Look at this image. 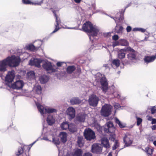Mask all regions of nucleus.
Segmentation results:
<instances>
[{"mask_svg":"<svg viewBox=\"0 0 156 156\" xmlns=\"http://www.w3.org/2000/svg\"><path fill=\"white\" fill-rule=\"evenodd\" d=\"M82 29L84 31L87 32L90 39L92 40L93 37L97 36L100 30L99 28L96 25H93L90 22H87L83 26Z\"/></svg>","mask_w":156,"mask_h":156,"instance_id":"obj_1","label":"nucleus"},{"mask_svg":"<svg viewBox=\"0 0 156 156\" xmlns=\"http://www.w3.org/2000/svg\"><path fill=\"white\" fill-rule=\"evenodd\" d=\"M36 104L39 111L44 117L46 116L47 114L56 112H57L55 108L48 107H44L38 103H36Z\"/></svg>","mask_w":156,"mask_h":156,"instance_id":"obj_2","label":"nucleus"},{"mask_svg":"<svg viewBox=\"0 0 156 156\" xmlns=\"http://www.w3.org/2000/svg\"><path fill=\"white\" fill-rule=\"evenodd\" d=\"M43 63L42 66L46 70L50 71L52 72L57 71L58 68L55 66H53L51 62L43 60Z\"/></svg>","mask_w":156,"mask_h":156,"instance_id":"obj_3","label":"nucleus"},{"mask_svg":"<svg viewBox=\"0 0 156 156\" xmlns=\"http://www.w3.org/2000/svg\"><path fill=\"white\" fill-rule=\"evenodd\" d=\"M125 51L129 52L127 55V58L129 60L133 61L136 58L137 52L130 47H127L126 48Z\"/></svg>","mask_w":156,"mask_h":156,"instance_id":"obj_4","label":"nucleus"},{"mask_svg":"<svg viewBox=\"0 0 156 156\" xmlns=\"http://www.w3.org/2000/svg\"><path fill=\"white\" fill-rule=\"evenodd\" d=\"M112 106L108 104H105L103 106L101 110V115L105 117L109 116L111 113Z\"/></svg>","mask_w":156,"mask_h":156,"instance_id":"obj_5","label":"nucleus"},{"mask_svg":"<svg viewBox=\"0 0 156 156\" xmlns=\"http://www.w3.org/2000/svg\"><path fill=\"white\" fill-rule=\"evenodd\" d=\"M84 135L85 138L89 140L94 139L95 137L94 133L90 128L86 129L85 130Z\"/></svg>","mask_w":156,"mask_h":156,"instance_id":"obj_6","label":"nucleus"},{"mask_svg":"<svg viewBox=\"0 0 156 156\" xmlns=\"http://www.w3.org/2000/svg\"><path fill=\"white\" fill-rule=\"evenodd\" d=\"M102 148L103 147L100 144L94 143L92 146L91 151L94 153L101 154L102 153Z\"/></svg>","mask_w":156,"mask_h":156,"instance_id":"obj_7","label":"nucleus"},{"mask_svg":"<svg viewBox=\"0 0 156 156\" xmlns=\"http://www.w3.org/2000/svg\"><path fill=\"white\" fill-rule=\"evenodd\" d=\"M15 77V72L13 70L9 72L6 75L5 80L6 84L9 87L12 84L11 82L13 81Z\"/></svg>","mask_w":156,"mask_h":156,"instance_id":"obj_8","label":"nucleus"},{"mask_svg":"<svg viewBox=\"0 0 156 156\" xmlns=\"http://www.w3.org/2000/svg\"><path fill=\"white\" fill-rule=\"evenodd\" d=\"M98 101V97L94 94H92L89 96L88 102L89 105L91 106L94 107L96 106Z\"/></svg>","mask_w":156,"mask_h":156,"instance_id":"obj_9","label":"nucleus"},{"mask_svg":"<svg viewBox=\"0 0 156 156\" xmlns=\"http://www.w3.org/2000/svg\"><path fill=\"white\" fill-rule=\"evenodd\" d=\"M61 128L62 130H66L69 129V130L71 132H74L76 129L74 128V126L72 124L69 125L67 122H63L60 125Z\"/></svg>","mask_w":156,"mask_h":156,"instance_id":"obj_10","label":"nucleus"},{"mask_svg":"<svg viewBox=\"0 0 156 156\" xmlns=\"http://www.w3.org/2000/svg\"><path fill=\"white\" fill-rule=\"evenodd\" d=\"M24 85V82L22 80H19L11 84L9 87L13 89L20 90L23 88Z\"/></svg>","mask_w":156,"mask_h":156,"instance_id":"obj_11","label":"nucleus"},{"mask_svg":"<svg viewBox=\"0 0 156 156\" xmlns=\"http://www.w3.org/2000/svg\"><path fill=\"white\" fill-rule=\"evenodd\" d=\"M41 44V42L40 41H36L34 45L33 44H29L26 46L27 49L30 50L35 51L37 50L40 47Z\"/></svg>","mask_w":156,"mask_h":156,"instance_id":"obj_12","label":"nucleus"},{"mask_svg":"<svg viewBox=\"0 0 156 156\" xmlns=\"http://www.w3.org/2000/svg\"><path fill=\"white\" fill-rule=\"evenodd\" d=\"M43 60L41 59L32 58L29 62V64L31 66H34L38 68L41 67L40 64L43 62Z\"/></svg>","mask_w":156,"mask_h":156,"instance_id":"obj_13","label":"nucleus"},{"mask_svg":"<svg viewBox=\"0 0 156 156\" xmlns=\"http://www.w3.org/2000/svg\"><path fill=\"white\" fill-rule=\"evenodd\" d=\"M66 113L70 119H73L75 116V109L72 107H69L66 110Z\"/></svg>","mask_w":156,"mask_h":156,"instance_id":"obj_14","label":"nucleus"},{"mask_svg":"<svg viewBox=\"0 0 156 156\" xmlns=\"http://www.w3.org/2000/svg\"><path fill=\"white\" fill-rule=\"evenodd\" d=\"M101 88L103 91L106 92L108 89V83L106 79L102 78L101 81Z\"/></svg>","mask_w":156,"mask_h":156,"instance_id":"obj_15","label":"nucleus"},{"mask_svg":"<svg viewBox=\"0 0 156 156\" xmlns=\"http://www.w3.org/2000/svg\"><path fill=\"white\" fill-rule=\"evenodd\" d=\"M52 11L54 13L55 16L56 22V24L55 25V28L52 33H54L59 29L60 28L59 27V24L60 23V18L56 15V14L55 11L54 10H52Z\"/></svg>","mask_w":156,"mask_h":156,"instance_id":"obj_16","label":"nucleus"},{"mask_svg":"<svg viewBox=\"0 0 156 156\" xmlns=\"http://www.w3.org/2000/svg\"><path fill=\"white\" fill-rule=\"evenodd\" d=\"M131 136L129 134H125L123 138L124 141L126 146H128L132 144V140L130 139Z\"/></svg>","mask_w":156,"mask_h":156,"instance_id":"obj_17","label":"nucleus"},{"mask_svg":"<svg viewBox=\"0 0 156 156\" xmlns=\"http://www.w3.org/2000/svg\"><path fill=\"white\" fill-rule=\"evenodd\" d=\"M156 58V54L155 56H146L144 58V61L146 63H150L153 62Z\"/></svg>","mask_w":156,"mask_h":156,"instance_id":"obj_18","label":"nucleus"},{"mask_svg":"<svg viewBox=\"0 0 156 156\" xmlns=\"http://www.w3.org/2000/svg\"><path fill=\"white\" fill-rule=\"evenodd\" d=\"M106 125L108 127V131L109 133L114 132L115 129L112 122L110 121L107 122Z\"/></svg>","mask_w":156,"mask_h":156,"instance_id":"obj_19","label":"nucleus"},{"mask_svg":"<svg viewBox=\"0 0 156 156\" xmlns=\"http://www.w3.org/2000/svg\"><path fill=\"white\" fill-rule=\"evenodd\" d=\"M61 141L63 143L66 142L67 140V133L65 132H61L59 134Z\"/></svg>","mask_w":156,"mask_h":156,"instance_id":"obj_20","label":"nucleus"},{"mask_svg":"<svg viewBox=\"0 0 156 156\" xmlns=\"http://www.w3.org/2000/svg\"><path fill=\"white\" fill-rule=\"evenodd\" d=\"M101 144L105 148H107L110 147V146L108 140L106 138H102L101 140Z\"/></svg>","mask_w":156,"mask_h":156,"instance_id":"obj_21","label":"nucleus"},{"mask_svg":"<svg viewBox=\"0 0 156 156\" xmlns=\"http://www.w3.org/2000/svg\"><path fill=\"white\" fill-rule=\"evenodd\" d=\"M23 3L25 4H32L34 5H40L43 3V1L40 2L36 1L35 2H32L29 0H22Z\"/></svg>","mask_w":156,"mask_h":156,"instance_id":"obj_22","label":"nucleus"},{"mask_svg":"<svg viewBox=\"0 0 156 156\" xmlns=\"http://www.w3.org/2000/svg\"><path fill=\"white\" fill-rule=\"evenodd\" d=\"M41 88L40 85L38 84L35 85L33 89V90L36 94H39L41 93Z\"/></svg>","mask_w":156,"mask_h":156,"instance_id":"obj_23","label":"nucleus"},{"mask_svg":"<svg viewBox=\"0 0 156 156\" xmlns=\"http://www.w3.org/2000/svg\"><path fill=\"white\" fill-rule=\"evenodd\" d=\"M86 115L85 114H79L76 117V120L81 122H84Z\"/></svg>","mask_w":156,"mask_h":156,"instance_id":"obj_24","label":"nucleus"},{"mask_svg":"<svg viewBox=\"0 0 156 156\" xmlns=\"http://www.w3.org/2000/svg\"><path fill=\"white\" fill-rule=\"evenodd\" d=\"M126 48L121 49L118 52V57L120 59H122L125 57L126 54L125 53Z\"/></svg>","mask_w":156,"mask_h":156,"instance_id":"obj_25","label":"nucleus"},{"mask_svg":"<svg viewBox=\"0 0 156 156\" xmlns=\"http://www.w3.org/2000/svg\"><path fill=\"white\" fill-rule=\"evenodd\" d=\"M47 121L49 125H52L55 122V119L51 115H48V116Z\"/></svg>","mask_w":156,"mask_h":156,"instance_id":"obj_26","label":"nucleus"},{"mask_svg":"<svg viewBox=\"0 0 156 156\" xmlns=\"http://www.w3.org/2000/svg\"><path fill=\"white\" fill-rule=\"evenodd\" d=\"M48 80V77L45 75H43L39 77V80L42 83H46Z\"/></svg>","mask_w":156,"mask_h":156,"instance_id":"obj_27","label":"nucleus"},{"mask_svg":"<svg viewBox=\"0 0 156 156\" xmlns=\"http://www.w3.org/2000/svg\"><path fill=\"white\" fill-rule=\"evenodd\" d=\"M16 154L18 156L21 155L22 154L21 156H29L28 154L27 155L25 153H23V150L22 147H20L18 149Z\"/></svg>","mask_w":156,"mask_h":156,"instance_id":"obj_28","label":"nucleus"},{"mask_svg":"<svg viewBox=\"0 0 156 156\" xmlns=\"http://www.w3.org/2000/svg\"><path fill=\"white\" fill-rule=\"evenodd\" d=\"M81 100H80L77 98H74L71 99L70 100V102L73 105L78 104L81 102Z\"/></svg>","mask_w":156,"mask_h":156,"instance_id":"obj_29","label":"nucleus"},{"mask_svg":"<svg viewBox=\"0 0 156 156\" xmlns=\"http://www.w3.org/2000/svg\"><path fill=\"white\" fill-rule=\"evenodd\" d=\"M73 156H82V151L80 149H76L73 150Z\"/></svg>","mask_w":156,"mask_h":156,"instance_id":"obj_30","label":"nucleus"},{"mask_svg":"<svg viewBox=\"0 0 156 156\" xmlns=\"http://www.w3.org/2000/svg\"><path fill=\"white\" fill-rule=\"evenodd\" d=\"M27 76L28 78L30 80L34 79L35 78V74L33 71H30L28 72Z\"/></svg>","mask_w":156,"mask_h":156,"instance_id":"obj_31","label":"nucleus"},{"mask_svg":"<svg viewBox=\"0 0 156 156\" xmlns=\"http://www.w3.org/2000/svg\"><path fill=\"white\" fill-rule=\"evenodd\" d=\"M115 122L116 123L118 124L119 126L121 128H124L126 127V125L124 123H122L119 120V119L116 117L115 120Z\"/></svg>","mask_w":156,"mask_h":156,"instance_id":"obj_32","label":"nucleus"},{"mask_svg":"<svg viewBox=\"0 0 156 156\" xmlns=\"http://www.w3.org/2000/svg\"><path fill=\"white\" fill-rule=\"evenodd\" d=\"M76 69V67L75 66H68L66 69L67 72L68 73H71L73 72Z\"/></svg>","mask_w":156,"mask_h":156,"instance_id":"obj_33","label":"nucleus"},{"mask_svg":"<svg viewBox=\"0 0 156 156\" xmlns=\"http://www.w3.org/2000/svg\"><path fill=\"white\" fill-rule=\"evenodd\" d=\"M120 64V61L119 59H115L112 61V66L114 65L116 67H117L119 66Z\"/></svg>","mask_w":156,"mask_h":156,"instance_id":"obj_34","label":"nucleus"},{"mask_svg":"<svg viewBox=\"0 0 156 156\" xmlns=\"http://www.w3.org/2000/svg\"><path fill=\"white\" fill-rule=\"evenodd\" d=\"M83 137L80 136L78 137L77 143L79 147H82L83 146Z\"/></svg>","mask_w":156,"mask_h":156,"instance_id":"obj_35","label":"nucleus"},{"mask_svg":"<svg viewBox=\"0 0 156 156\" xmlns=\"http://www.w3.org/2000/svg\"><path fill=\"white\" fill-rule=\"evenodd\" d=\"M115 28V31L118 33H122L123 28L122 26L117 25Z\"/></svg>","mask_w":156,"mask_h":156,"instance_id":"obj_36","label":"nucleus"},{"mask_svg":"<svg viewBox=\"0 0 156 156\" xmlns=\"http://www.w3.org/2000/svg\"><path fill=\"white\" fill-rule=\"evenodd\" d=\"M120 45L122 46H126L128 45V41L125 39H120L119 40Z\"/></svg>","mask_w":156,"mask_h":156,"instance_id":"obj_37","label":"nucleus"},{"mask_svg":"<svg viewBox=\"0 0 156 156\" xmlns=\"http://www.w3.org/2000/svg\"><path fill=\"white\" fill-rule=\"evenodd\" d=\"M145 151L148 154L150 155H151L152 153L153 149L152 148L147 147L145 148Z\"/></svg>","mask_w":156,"mask_h":156,"instance_id":"obj_38","label":"nucleus"},{"mask_svg":"<svg viewBox=\"0 0 156 156\" xmlns=\"http://www.w3.org/2000/svg\"><path fill=\"white\" fill-rule=\"evenodd\" d=\"M52 140V142L57 146L60 143V141L58 138H55L53 136Z\"/></svg>","mask_w":156,"mask_h":156,"instance_id":"obj_39","label":"nucleus"},{"mask_svg":"<svg viewBox=\"0 0 156 156\" xmlns=\"http://www.w3.org/2000/svg\"><path fill=\"white\" fill-rule=\"evenodd\" d=\"M119 144L117 140L115 141V143L112 147L113 150H115L119 147Z\"/></svg>","mask_w":156,"mask_h":156,"instance_id":"obj_40","label":"nucleus"},{"mask_svg":"<svg viewBox=\"0 0 156 156\" xmlns=\"http://www.w3.org/2000/svg\"><path fill=\"white\" fill-rule=\"evenodd\" d=\"M111 133L110 135L109 139L112 141H113L115 140V135L114 132L110 133Z\"/></svg>","mask_w":156,"mask_h":156,"instance_id":"obj_41","label":"nucleus"},{"mask_svg":"<svg viewBox=\"0 0 156 156\" xmlns=\"http://www.w3.org/2000/svg\"><path fill=\"white\" fill-rule=\"evenodd\" d=\"M136 119L137 120V126H139L142 122V119L141 118L137 117H136Z\"/></svg>","mask_w":156,"mask_h":156,"instance_id":"obj_42","label":"nucleus"},{"mask_svg":"<svg viewBox=\"0 0 156 156\" xmlns=\"http://www.w3.org/2000/svg\"><path fill=\"white\" fill-rule=\"evenodd\" d=\"M148 109H150L151 110V113L152 114H154L156 112V108L155 106H154L151 108Z\"/></svg>","mask_w":156,"mask_h":156,"instance_id":"obj_43","label":"nucleus"},{"mask_svg":"<svg viewBox=\"0 0 156 156\" xmlns=\"http://www.w3.org/2000/svg\"><path fill=\"white\" fill-rule=\"evenodd\" d=\"M133 31H138L142 32H144L146 31V30L142 28H134L133 29Z\"/></svg>","mask_w":156,"mask_h":156,"instance_id":"obj_44","label":"nucleus"},{"mask_svg":"<svg viewBox=\"0 0 156 156\" xmlns=\"http://www.w3.org/2000/svg\"><path fill=\"white\" fill-rule=\"evenodd\" d=\"M119 45H120L119 40L117 41H115L113 42L112 43V45L113 47H114L115 46H117Z\"/></svg>","mask_w":156,"mask_h":156,"instance_id":"obj_45","label":"nucleus"},{"mask_svg":"<svg viewBox=\"0 0 156 156\" xmlns=\"http://www.w3.org/2000/svg\"><path fill=\"white\" fill-rule=\"evenodd\" d=\"M114 107L116 109H119L121 108V106L118 103H115L114 105Z\"/></svg>","mask_w":156,"mask_h":156,"instance_id":"obj_46","label":"nucleus"},{"mask_svg":"<svg viewBox=\"0 0 156 156\" xmlns=\"http://www.w3.org/2000/svg\"><path fill=\"white\" fill-rule=\"evenodd\" d=\"M119 38V36L117 35H115L112 37V39L115 41H116Z\"/></svg>","mask_w":156,"mask_h":156,"instance_id":"obj_47","label":"nucleus"},{"mask_svg":"<svg viewBox=\"0 0 156 156\" xmlns=\"http://www.w3.org/2000/svg\"><path fill=\"white\" fill-rule=\"evenodd\" d=\"M131 27L130 26H128L126 28V30L128 32H130L131 30Z\"/></svg>","mask_w":156,"mask_h":156,"instance_id":"obj_48","label":"nucleus"},{"mask_svg":"<svg viewBox=\"0 0 156 156\" xmlns=\"http://www.w3.org/2000/svg\"><path fill=\"white\" fill-rule=\"evenodd\" d=\"M63 63V62H58L57 63L56 65L57 66H58V67H59L61 66Z\"/></svg>","mask_w":156,"mask_h":156,"instance_id":"obj_49","label":"nucleus"},{"mask_svg":"<svg viewBox=\"0 0 156 156\" xmlns=\"http://www.w3.org/2000/svg\"><path fill=\"white\" fill-rule=\"evenodd\" d=\"M113 19L116 22V20L117 19H118V20H122V18H121V17H115V18H113Z\"/></svg>","mask_w":156,"mask_h":156,"instance_id":"obj_50","label":"nucleus"},{"mask_svg":"<svg viewBox=\"0 0 156 156\" xmlns=\"http://www.w3.org/2000/svg\"><path fill=\"white\" fill-rule=\"evenodd\" d=\"M155 138V137L154 136H152L150 137L149 140L151 141H153Z\"/></svg>","mask_w":156,"mask_h":156,"instance_id":"obj_51","label":"nucleus"},{"mask_svg":"<svg viewBox=\"0 0 156 156\" xmlns=\"http://www.w3.org/2000/svg\"><path fill=\"white\" fill-rule=\"evenodd\" d=\"M97 77H98V76L99 77V78H97L99 80V79H101V75L100 73H98L96 74Z\"/></svg>","mask_w":156,"mask_h":156,"instance_id":"obj_52","label":"nucleus"},{"mask_svg":"<svg viewBox=\"0 0 156 156\" xmlns=\"http://www.w3.org/2000/svg\"><path fill=\"white\" fill-rule=\"evenodd\" d=\"M83 156H92V155L90 153H87L84 154Z\"/></svg>","mask_w":156,"mask_h":156,"instance_id":"obj_53","label":"nucleus"},{"mask_svg":"<svg viewBox=\"0 0 156 156\" xmlns=\"http://www.w3.org/2000/svg\"><path fill=\"white\" fill-rule=\"evenodd\" d=\"M151 124H156V119H153L151 121Z\"/></svg>","mask_w":156,"mask_h":156,"instance_id":"obj_54","label":"nucleus"},{"mask_svg":"<svg viewBox=\"0 0 156 156\" xmlns=\"http://www.w3.org/2000/svg\"><path fill=\"white\" fill-rule=\"evenodd\" d=\"M151 128L152 130L156 129V125H154L151 126Z\"/></svg>","mask_w":156,"mask_h":156,"instance_id":"obj_55","label":"nucleus"},{"mask_svg":"<svg viewBox=\"0 0 156 156\" xmlns=\"http://www.w3.org/2000/svg\"><path fill=\"white\" fill-rule=\"evenodd\" d=\"M114 94L115 96L116 97H117L118 98H119L120 97V96L119 94L116 95V93L114 92Z\"/></svg>","mask_w":156,"mask_h":156,"instance_id":"obj_56","label":"nucleus"},{"mask_svg":"<svg viewBox=\"0 0 156 156\" xmlns=\"http://www.w3.org/2000/svg\"><path fill=\"white\" fill-rule=\"evenodd\" d=\"M66 156H73V154L71 153H68L66 154Z\"/></svg>","mask_w":156,"mask_h":156,"instance_id":"obj_57","label":"nucleus"},{"mask_svg":"<svg viewBox=\"0 0 156 156\" xmlns=\"http://www.w3.org/2000/svg\"><path fill=\"white\" fill-rule=\"evenodd\" d=\"M81 1L82 0H74L75 2L77 3H80L81 2Z\"/></svg>","mask_w":156,"mask_h":156,"instance_id":"obj_58","label":"nucleus"},{"mask_svg":"<svg viewBox=\"0 0 156 156\" xmlns=\"http://www.w3.org/2000/svg\"><path fill=\"white\" fill-rule=\"evenodd\" d=\"M42 139L46 140H49L50 141H51V140H49L48 138L47 137H44Z\"/></svg>","mask_w":156,"mask_h":156,"instance_id":"obj_59","label":"nucleus"},{"mask_svg":"<svg viewBox=\"0 0 156 156\" xmlns=\"http://www.w3.org/2000/svg\"><path fill=\"white\" fill-rule=\"evenodd\" d=\"M148 118H147V119L148 120H149V121H152V120L153 119V118H152V117H151V116H148Z\"/></svg>","mask_w":156,"mask_h":156,"instance_id":"obj_60","label":"nucleus"},{"mask_svg":"<svg viewBox=\"0 0 156 156\" xmlns=\"http://www.w3.org/2000/svg\"><path fill=\"white\" fill-rule=\"evenodd\" d=\"M110 34L111 33H107L106 34V35H105V36H106L107 37H108L110 36Z\"/></svg>","mask_w":156,"mask_h":156,"instance_id":"obj_61","label":"nucleus"},{"mask_svg":"<svg viewBox=\"0 0 156 156\" xmlns=\"http://www.w3.org/2000/svg\"><path fill=\"white\" fill-rule=\"evenodd\" d=\"M104 66H105L106 68H107L108 67H109V66H108V64H105L104 65Z\"/></svg>","mask_w":156,"mask_h":156,"instance_id":"obj_62","label":"nucleus"},{"mask_svg":"<svg viewBox=\"0 0 156 156\" xmlns=\"http://www.w3.org/2000/svg\"><path fill=\"white\" fill-rule=\"evenodd\" d=\"M153 144H154V145L156 147V140L154 141L153 142Z\"/></svg>","mask_w":156,"mask_h":156,"instance_id":"obj_63","label":"nucleus"},{"mask_svg":"<svg viewBox=\"0 0 156 156\" xmlns=\"http://www.w3.org/2000/svg\"><path fill=\"white\" fill-rule=\"evenodd\" d=\"M108 156H112V154L111 153H109L108 154Z\"/></svg>","mask_w":156,"mask_h":156,"instance_id":"obj_64","label":"nucleus"}]
</instances>
